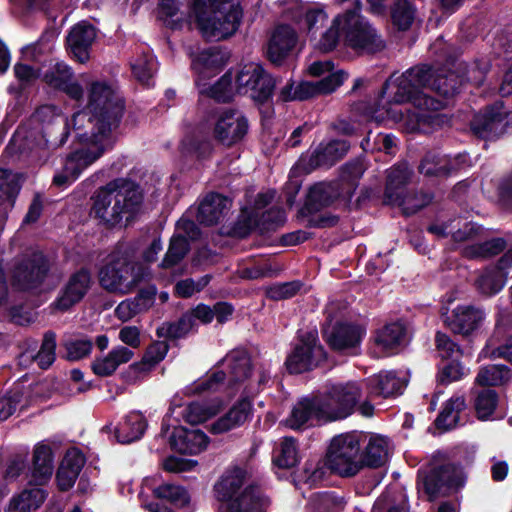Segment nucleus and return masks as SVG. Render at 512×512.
Instances as JSON below:
<instances>
[{
    "instance_id": "f257e3e1",
    "label": "nucleus",
    "mask_w": 512,
    "mask_h": 512,
    "mask_svg": "<svg viewBox=\"0 0 512 512\" xmlns=\"http://www.w3.org/2000/svg\"><path fill=\"white\" fill-rule=\"evenodd\" d=\"M461 85L459 77L446 68L414 67L386 83L390 100L377 109L373 118L377 122L391 119L403 122L408 132H428V127L440 124L437 113L454 96Z\"/></svg>"
},
{
    "instance_id": "680f3d73",
    "label": "nucleus",
    "mask_w": 512,
    "mask_h": 512,
    "mask_svg": "<svg viewBox=\"0 0 512 512\" xmlns=\"http://www.w3.org/2000/svg\"><path fill=\"white\" fill-rule=\"evenodd\" d=\"M209 283V276H203L197 281L193 279H185L179 281L175 286V293L179 297L188 298L195 293L200 292Z\"/></svg>"
},
{
    "instance_id": "a18cd8bd",
    "label": "nucleus",
    "mask_w": 512,
    "mask_h": 512,
    "mask_svg": "<svg viewBox=\"0 0 512 512\" xmlns=\"http://www.w3.org/2000/svg\"><path fill=\"white\" fill-rule=\"evenodd\" d=\"M465 406V400L461 396L449 399L436 420L437 426L445 430L456 427Z\"/></svg>"
},
{
    "instance_id": "37998d69",
    "label": "nucleus",
    "mask_w": 512,
    "mask_h": 512,
    "mask_svg": "<svg viewBox=\"0 0 512 512\" xmlns=\"http://www.w3.org/2000/svg\"><path fill=\"white\" fill-rule=\"evenodd\" d=\"M233 79L230 72L224 74L215 84L208 85L205 81L199 86V91L201 94L207 95L211 98L216 99L217 101H229L235 92V84L233 85Z\"/></svg>"
},
{
    "instance_id": "1a4fd4ad",
    "label": "nucleus",
    "mask_w": 512,
    "mask_h": 512,
    "mask_svg": "<svg viewBox=\"0 0 512 512\" xmlns=\"http://www.w3.org/2000/svg\"><path fill=\"white\" fill-rule=\"evenodd\" d=\"M365 394L368 395L366 379L331 384L321 395L328 415L335 421L351 415Z\"/></svg>"
},
{
    "instance_id": "052dcab7",
    "label": "nucleus",
    "mask_w": 512,
    "mask_h": 512,
    "mask_svg": "<svg viewBox=\"0 0 512 512\" xmlns=\"http://www.w3.org/2000/svg\"><path fill=\"white\" fill-rule=\"evenodd\" d=\"M35 118L44 124L61 123L65 125V129H73L72 119L69 122L65 121L60 110L52 105L40 107L35 113Z\"/></svg>"
},
{
    "instance_id": "49530a36",
    "label": "nucleus",
    "mask_w": 512,
    "mask_h": 512,
    "mask_svg": "<svg viewBox=\"0 0 512 512\" xmlns=\"http://www.w3.org/2000/svg\"><path fill=\"white\" fill-rule=\"evenodd\" d=\"M19 191V182L15 174L0 169V212L6 213L13 204Z\"/></svg>"
},
{
    "instance_id": "b1692460",
    "label": "nucleus",
    "mask_w": 512,
    "mask_h": 512,
    "mask_svg": "<svg viewBox=\"0 0 512 512\" xmlns=\"http://www.w3.org/2000/svg\"><path fill=\"white\" fill-rule=\"evenodd\" d=\"M95 38V27L87 21H81L72 27L67 36V43L79 62L85 63L89 59V50Z\"/></svg>"
},
{
    "instance_id": "c03bdc74",
    "label": "nucleus",
    "mask_w": 512,
    "mask_h": 512,
    "mask_svg": "<svg viewBox=\"0 0 512 512\" xmlns=\"http://www.w3.org/2000/svg\"><path fill=\"white\" fill-rule=\"evenodd\" d=\"M460 167L457 159L427 155L420 165V172L427 176H443Z\"/></svg>"
},
{
    "instance_id": "2f4dec72",
    "label": "nucleus",
    "mask_w": 512,
    "mask_h": 512,
    "mask_svg": "<svg viewBox=\"0 0 512 512\" xmlns=\"http://www.w3.org/2000/svg\"><path fill=\"white\" fill-rule=\"evenodd\" d=\"M347 74L339 71L319 81H304L296 86L298 100H305L320 94H328L336 90L344 82Z\"/></svg>"
},
{
    "instance_id": "393cba45",
    "label": "nucleus",
    "mask_w": 512,
    "mask_h": 512,
    "mask_svg": "<svg viewBox=\"0 0 512 512\" xmlns=\"http://www.w3.org/2000/svg\"><path fill=\"white\" fill-rule=\"evenodd\" d=\"M252 404L248 398L238 400L229 411L210 424L212 434H223L243 425L251 414Z\"/></svg>"
},
{
    "instance_id": "58836bf2",
    "label": "nucleus",
    "mask_w": 512,
    "mask_h": 512,
    "mask_svg": "<svg viewBox=\"0 0 512 512\" xmlns=\"http://www.w3.org/2000/svg\"><path fill=\"white\" fill-rule=\"evenodd\" d=\"M388 456V440L379 435L370 436L362 453L363 467H380L386 463Z\"/></svg>"
},
{
    "instance_id": "5701e85b",
    "label": "nucleus",
    "mask_w": 512,
    "mask_h": 512,
    "mask_svg": "<svg viewBox=\"0 0 512 512\" xmlns=\"http://www.w3.org/2000/svg\"><path fill=\"white\" fill-rule=\"evenodd\" d=\"M172 448L183 454H198L209 444V437L199 429H186L176 426L170 436Z\"/></svg>"
},
{
    "instance_id": "0e129e2a",
    "label": "nucleus",
    "mask_w": 512,
    "mask_h": 512,
    "mask_svg": "<svg viewBox=\"0 0 512 512\" xmlns=\"http://www.w3.org/2000/svg\"><path fill=\"white\" fill-rule=\"evenodd\" d=\"M195 328L193 315L185 314L179 321L169 324L166 333L172 338H181Z\"/></svg>"
},
{
    "instance_id": "bf43d9fd",
    "label": "nucleus",
    "mask_w": 512,
    "mask_h": 512,
    "mask_svg": "<svg viewBox=\"0 0 512 512\" xmlns=\"http://www.w3.org/2000/svg\"><path fill=\"white\" fill-rule=\"evenodd\" d=\"M415 9L407 0H397L392 9V19L399 29L406 30L414 20Z\"/></svg>"
},
{
    "instance_id": "c756f323",
    "label": "nucleus",
    "mask_w": 512,
    "mask_h": 512,
    "mask_svg": "<svg viewBox=\"0 0 512 512\" xmlns=\"http://www.w3.org/2000/svg\"><path fill=\"white\" fill-rule=\"evenodd\" d=\"M231 207V201L220 195H207L198 208L197 220L205 225L218 223L225 217Z\"/></svg>"
},
{
    "instance_id": "338daca9",
    "label": "nucleus",
    "mask_w": 512,
    "mask_h": 512,
    "mask_svg": "<svg viewBox=\"0 0 512 512\" xmlns=\"http://www.w3.org/2000/svg\"><path fill=\"white\" fill-rule=\"evenodd\" d=\"M85 463L83 454L77 449H71L65 454L61 465L63 469L72 472V476H79Z\"/></svg>"
},
{
    "instance_id": "f3484780",
    "label": "nucleus",
    "mask_w": 512,
    "mask_h": 512,
    "mask_svg": "<svg viewBox=\"0 0 512 512\" xmlns=\"http://www.w3.org/2000/svg\"><path fill=\"white\" fill-rule=\"evenodd\" d=\"M512 125V113L505 110L501 103L495 104L483 114L475 116L472 129L481 137L498 136Z\"/></svg>"
},
{
    "instance_id": "aec40b11",
    "label": "nucleus",
    "mask_w": 512,
    "mask_h": 512,
    "mask_svg": "<svg viewBox=\"0 0 512 512\" xmlns=\"http://www.w3.org/2000/svg\"><path fill=\"white\" fill-rule=\"evenodd\" d=\"M486 313L474 305H457L447 317V325L452 332L463 336L472 335L484 323Z\"/></svg>"
},
{
    "instance_id": "2eb2a0df",
    "label": "nucleus",
    "mask_w": 512,
    "mask_h": 512,
    "mask_svg": "<svg viewBox=\"0 0 512 512\" xmlns=\"http://www.w3.org/2000/svg\"><path fill=\"white\" fill-rule=\"evenodd\" d=\"M223 407L224 403L219 399L181 405L174 398L169 410V417H173L177 422L183 420L186 423L197 425L219 414Z\"/></svg>"
},
{
    "instance_id": "de8ad7c7",
    "label": "nucleus",
    "mask_w": 512,
    "mask_h": 512,
    "mask_svg": "<svg viewBox=\"0 0 512 512\" xmlns=\"http://www.w3.org/2000/svg\"><path fill=\"white\" fill-rule=\"evenodd\" d=\"M299 461L298 446L291 437L283 438L275 451L273 462L280 468H292Z\"/></svg>"
},
{
    "instance_id": "a211bd4d",
    "label": "nucleus",
    "mask_w": 512,
    "mask_h": 512,
    "mask_svg": "<svg viewBox=\"0 0 512 512\" xmlns=\"http://www.w3.org/2000/svg\"><path fill=\"white\" fill-rule=\"evenodd\" d=\"M48 272V263L42 253H34L21 262L13 272L14 286L21 290L36 287L45 278Z\"/></svg>"
},
{
    "instance_id": "f704fd0d",
    "label": "nucleus",
    "mask_w": 512,
    "mask_h": 512,
    "mask_svg": "<svg viewBox=\"0 0 512 512\" xmlns=\"http://www.w3.org/2000/svg\"><path fill=\"white\" fill-rule=\"evenodd\" d=\"M459 224V221H453L446 226H431L429 230L441 236L451 235L457 242L474 241L480 239L485 233V230L476 223L465 222L462 226Z\"/></svg>"
},
{
    "instance_id": "774afa93",
    "label": "nucleus",
    "mask_w": 512,
    "mask_h": 512,
    "mask_svg": "<svg viewBox=\"0 0 512 512\" xmlns=\"http://www.w3.org/2000/svg\"><path fill=\"white\" fill-rule=\"evenodd\" d=\"M482 354L485 357L504 358L512 363V337L507 339L503 345L497 347L490 340L485 349H483Z\"/></svg>"
},
{
    "instance_id": "f03ea898",
    "label": "nucleus",
    "mask_w": 512,
    "mask_h": 512,
    "mask_svg": "<svg viewBox=\"0 0 512 512\" xmlns=\"http://www.w3.org/2000/svg\"><path fill=\"white\" fill-rule=\"evenodd\" d=\"M122 111L123 105L109 86L101 82L91 84L87 106L72 117L73 132L84 147L66 157L63 168L53 178L56 186L66 188L71 185L112 147V130Z\"/></svg>"
},
{
    "instance_id": "09e8293b",
    "label": "nucleus",
    "mask_w": 512,
    "mask_h": 512,
    "mask_svg": "<svg viewBox=\"0 0 512 512\" xmlns=\"http://www.w3.org/2000/svg\"><path fill=\"white\" fill-rule=\"evenodd\" d=\"M506 273L500 270L498 265L496 268L485 270L477 279V287L481 293L485 295H493L498 293L505 284Z\"/></svg>"
},
{
    "instance_id": "9b49d317",
    "label": "nucleus",
    "mask_w": 512,
    "mask_h": 512,
    "mask_svg": "<svg viewBox=\"0 0 512 512\" xmlns=\"http://www.w3.org/2000/svg\"><path fill=\"white\" fill-rule=\"evenodd\" d=\"M342 31L346 44L354 50L374 53L384 47V43L375 29L356 11L345 13V24Z\"/></svg>"
},
{
    "instance_id": "20e7f679",
    "label": "nucleus",
    "mask_w": 512,
    "mask_h": 512,
    "mask_svg": "<svg viewBox=\"0 0 512 512\" xmlns=\"http://www.w3.org/2000/svg\"><path fill=\"white\" fill-rule=\"evenodd\" d=\"M248 471L239 466L227 469L214 485L221 512H265L268 500L261 491L248 484Z\"/></svg>"
},
{
    "instance_id": "864d4df0",
    "label": "nucleus",
    "mask_w": 512,
    "mask_h": 512,
    "mask_svg": "<svg viewBox=\"0 0 512 512\" xmlns=\"http://www.w3.org/2000/svg\"><path fill=\"white\" fill-rule=\"evenodd\" d=\"M505 247L501 238H493L481 243L468 245L464 248L463 254L469 258L490 257L500 253Z\"/></svg>"
},
{
    "instance_id": "a878e982",
    "label": "nucleus",
    "mask_w": 512,
    "mask_h": 512,
    "mask_svg": "<svg viewBox=\"0 0 512 512\" xmlns=\"http://www.w3.org/2000/svg\"><path fill=\"white\" fill-rule=\"evenodd\" d=\"M297 43L295 31L289 26L277 27L267 47V57L274 64H281Z\"/></svg>"
},
{
    "instance_id": "dca6fc26",
    "label": "nucleus",
    "mask_w": 512,
    "mask_h": 512,
    "mask_svg": "<svg viewBox=\"0 0 512 512\" xmlns=\"http://www.w3.org/2000/svg\"><path fill=\"white\" fill-rule=\"evenodd\" d=\"M333 421L328 415V409L322 398V395L311 399L300 400L292 409L291 415L287 418L286 424L292 429H299L306 424L312 425L314 422Z\"/></svg>"
},
{
    "instance_id": "4be33fe9",
    "label": "nucleus",
    "mask_w": 512,
    "mask_h": 512,
    "mask_svg": "<svg viewBox=\"0 0 512 512\" xmlns=\"http://www.w3.org/2000/svg\"><path fill=\"white\" fill-rule=\"evenodd\" d=\"M464 483L463 472L454 465H447L432 471L422 480V486L429 498H434L446 485L449 488L460 487Z\"/></svg>"
},
{
    "instance_id": "c9c22d12",
    "label": "nucleus",
    "mask_w": 512,
    "mask_h": 512,
    "mask_svg": "<svg viewBox=\"0 0 512 512\" xmlns=\"http://www.w3.org/2000/svg\"><path fill=\"white\" fill-rule=\"evenodd\" d=\"M56 338L51 332L44 335L41 347L37 354L26 350L19 357V364L28 367L32 362H37L41 369L48 368L55 360Z\"/></svg>"
},
{
    "instance_id": "bb28decb",
    "label": "nucleus",
    "mask_w": 512,
    "mask_h": 512,
    "mask_svg": "<svg viewBox=\"0 0 512 512\" xmlns=\"http://www.w3.org/2000/svg\"><path fill=\"white\" fill-rule=\"evenodd\" d=\"M134 352L125 346H115L108 353L96 357L91 362L93 373L99 377H108L115 373L119 366L128 363Z\"/></svg>"
},
{
    "instance_id": "cd10ccee",
    "label": "nucleus",
    "mask_w": 512,
    "mask_h": 512,
    "mask_svg": "<svg viewBox=\"0 0 512 512\" xmlns=\"http://www.w3.org/2000/svg\"><path fill=\"white\" fill-rule=\"evenodd\" d=\"M364 335V328L350 324H339L326 332L327 342L331 348L339 351L357 347Z\"/></svg>"
},
{
    "instance_id": "412c9836",
    "label": "nucleus",
    "mask_w": 512,
    "mask_h": 512,
    "mask_svg": "<svg viewBox=\"0 0 512 512\" xmlns=\"http://www.w3.org/2000/svg\"><path fill=\"white\" fill-rule=\"evenodd\" d=\"M90 284L91 275L88 270L80 269L75 272L55 301V307L61 311L68 310L85 296Z\"/></svg>"
},
{
    "instance_id": "6ab92c4d",
    "label": "nucleus",
    "mask_w": 512,
    "mask_h": 512,
    "mask_svg": "<svg viewBox=\"0 0 512 512\" xmlns=\"http://www.w3.org/2000/svg\"><path fill=\"white\" fill-rule=\"evenodd\" d=\"M191 57L197 86L218 74L229 59L227 52L216 47L204 49Z\"/></svg>"
},
{
    "instance_id": "0eeeda50",
    "label": "nucleus",
    "mask_w": 512,
    "mask_h": 512,
    "mask_svg": "<svg viewBox=\"0 0 512 512\" xmlns=\"http://www.w3.org/2000/svg\"><path fill=\"white\" fill-rule=\"evenodd\" d=\"M146 269L127 256L113 254L100 269L98 278L103 289L116 294H128L146 277Z\"/></svg>"
},
{
    "instance_id": "423d86ee",
    "label": "nucleus",
    "mask_w": 512,
    "mask_h": 512,
    "mask_svg": "<svg viewBox=\"0 0 512 512\" xmlns=\"http://www.w3.org/2000/svg\"><path fill=\"white\" fill-rule=\"evenodd\" d=\"M250 374V358L245 351H231L219 363L218 368L207 379L194 383L187 388L188 394L215 392L222 387L232 388L243 382Z\"/></svg>"
},
{
    "instance_id": "7ed1b4c3",
    "label": "nucleus",
    "mask_w": 512,
    "mask_h": 512,
    "mask_svg": "<svg viewBox=\"0 0 512 512\" xmlns=\"http://www.w3.org/2000/svg\"><path fill=\"white\" fill-rule=\"evenodd\" d=\"M93 199L95 215L104 223L114 226L123 219L129 220L140 209L143 192L137 183L119 178L100 188Z\"/></svg>"
},
{
    "instance_id": "473e14b6",
    "label": "nucleus",
    "mask_w": 512,
    "mask_h": 512,
    "mask_svg": "<svg viewBox=\"0 0 512 512\" xmlns=\"http://www.w3.org/2000/svg\"><path fill=\"white\" fill-rule=\"evenodd\" d=\"M407 327L401 321L391 322L376 332L374 342L385 352H393L407 341Z\"/></svg>"
},
{
    "instance_id": "3c124183",
    "label": "nucleus",
    "mask_w": 512,
    "mask_h": 512,
    "mask_svg": "<svg viewBox=\"0 0 512 512\" xmlns=\"http://www.w3.org/2000/svg\"><path fill=\"white\" fill-rule=\"evenodd\" d=\"M188 250L189 244L187 238L180 234L174 235L170 240L168 250L160 266L167 269L177 265L185 257Z\"/></svg>"
},
{
    "instance_id": "ddd939ff",
    "label": "nucleus",
    "mask_w": 512,
    "mask_h": 512,
    "mask_svg": "<svg viewBox=\"0 0 512 512\" xmlns=\"http://www.w3.org/2000/svg\"><path fill=\"white\" fill-rule=\"evenodd\" d=\"M411 177V170L405 163L399 164L388 171L385 196L390 204H397L403 207L407 214L414 213L428 204L430 199L423 196L421 201L412 203L411 196L404 195V186Z\"/></svg>"
},
{
    "instance_id": "5fc2aeb1",
    "label": "nucleus",
    "mask_w": 512,
    "mask_h": 512,
    "mask_svg": "<svg viewBox=\"0 0 512 512\" xmlns=\"http://www.w3.org/2000/svg\"><path fill=\"white\" fill-rule=\"evenodd\" d=\"M153 494L178 506H185L190 501V496L184 488L170 483L153 488Z\"/></svg>"
},
{
    "instance_id": "4468645a",
    "label": "nucleus",
    "mask_w": 512,
    "mask_h": 512,
    "mask_svg": "<svg viewBox=\"0 0 512 512\" xmlns=\"http://www.w3.org/2000/svg\"><path fill=\"white\" fill-rule=\"evenodd\" d=\"M246 117L236 110H225L219 113L213 126V137L225 146L239 143L248 132Z\"/></svg>"
},
{
    "instance_id": "7c9ffc66",
    "label": "nucleus",
    "mask_w": 512,
    "mask_h": 512,
    "mask_svg": "<svg viewBox=\"0 0 512 512\" xmlns=\"http://www.w3.org/2000/svg\"><path fill=\"white\" fill-rule=\"evenodd\" d=\"M43 77L47 84L62 89L74 99L78 100L83 96L81 86L77 82L72 81L70 68L64 63L54 64L44 73Z\"/></svg>"
},
{
    "instance_id": "ea45409f",
    "label": "nucleus",
    "mask_w": 512,
    "mask_h": 512,
    "mask_svg": "<svg viewBox=\"0 0 512 512\" xmlns=\"http://www.w3.org/2000/svg\"><path fill=\"white\" fill-rule=\"evenodd\" d=\"M47 497V493L40 487L33 486L24 489L20 494L14 496L8 505L7 511H30L41 506Z\"/></svg>"
},
{
    "instance_id": "c85d7f7f",
    "label": "nucleus",
    "mask_w": 512,
    "mask_h": 512,
    "mask_svg": "<svg viewBox=\"0 0 512 512\" xmlns=\"http://www.w3.org/2000/svg\"><path fill=\"white\" fill-rule=\"evenodd\" d=\"M367 380L368 396L390 397L402 393L406 382L392 371H383Z\"/></svg>"
},
{
    "instance_id": "69168bd1",
    "label": "nucleus",
    "mask_w": 512,
    "mask_h": 512,
    "mask_svg": "<svg viewBox=\"0 0 512 512\" xmlns=\"http://www.w3.org/2000/svg\"><path fill=\"white\" fill-rule=\"evenodd\" d=\"M489 62L487 60H481L472 63L465 72L466 80L476 86H480L489 71Z\"/></svg>"
},
{
    "instance_id": "4d7b16f0",
    "label": "nucleus",
    "mask_w": 512,
    "mask_h": 512,
    "mask_svg": "<svg viewBox=\"0 0 512 512\" xmlns=\"http://www.w3.org/2000/svg\"><path fill=\"white\" fill-rule=\"evenodd\" d=\"M328 15L320 4H313L305 8L303 21L307 28L309 38L327 21Z\"/></svg>"
},
{
    "instance_id": "6e6d98bb",
    "label": "nucleus",
    "mask_w": 512,
    "mask_h": 512,
    "mask_svg": "<svg viewBox=\"0 0 512 512\" xmlns=\"http://www.w3.org/2000/svg\"><path fill=\"white\" fill-rule=\"evenodd\" d=\"M134 76L142 83L149 85L157 65L153 56L143 54L131 63Z\"/></svg>"
},
{
    "instance_id": "e2e57ef3",
    "label": "nucleus",
    "mask_w": 512,
    "mask_h": 512,
    "mask_svg": "<svg viewBox=\"0 0 512 512\" xmlns=\"http://www.w3.org/2000/svg\"><path fill=\"white\" fill-rule=\"evenodd\" d=\"M67 358L80 360L91 353L93 343L89 339H77L66 342Z\"/></svg>"
},
{
    "instance_id": "6e6552de",
    "label": "nucleus",
    "mask_w": 512,
    "mask_h": 512,
    "mask_svg": "<svg viewBox=\"0 0 512 512\" xmlns=\"http://www.w3.org/2000/svg\"><path fill=\"white\" fill-rule=\"evenodd\" d=\"M367 436L361 432L339 434L332 438L327 451L329 468L341 476H353L363 467L361 446Z\"/></svg>"
},
{
    "instance_id": "9d476101",
    "label": "nucleus",
    "mask_w": 512,
    "mask_h": 512,
    "mask_svg": "<svg viewBox=\"0 0 512 512\" xmlns=\"http://www.w3.org/2000/svg\"><path fill=\"white\" fill-rule=\"evenodd\" d=\"M234 78L235 92L246 95L256 102L266 101L275 86L271 76L256 62L241 66Z\"/></svg>"
},
{
    "instance_id": "f8f14e48",
    "label": "nucleus",
    "mask_w": 512,
    "mask_h": 512,
    "mask_svg": "<svg viewBox=\"0 0 512 512\" xmlns=\"http://www.w3.org/2000/svg\"><path fill=\"white\" fill-rule=\"evenodd\" d=\"M324 359L325 352L318 343L317 330L312 329L299 334V344L287 357L286 366L291 373L297 374L312 369Z\"/></svg>"
},
{
    "instance_id": "e433bc0d",
    "label": "nucleus",
    "mask_w": 512,
    "mask_h": 512,
    "mask_svg": "<svg viewBox=\"0 0 512 512\" xmlns=\"http://www.w3.org/2000/svg\"><path fill=\"white\" fill-rule=\"evenodd\" d=\"M168 352V344L164 341L152 343L147 349L140 362L129 366V373L135 378H140L150 372L158 363H160Z\"/></svg>"
},
{
    "instance_id": "39448f33",
    "label": "nucleus",
    "mask_w": 512,
    "mask_h": 512,
    "mask_svg": "<svg viewBox=\"0 0 512 512\" xmlns=\"http://www.w3.org/2000/svg\"><path fill=\"white\" fill-rule=\"evenodd\" d=\"M204 38L219 41L232 36L242 19V8L233 0H190Z\"/></svg>"
},
{
    "instance_id": "603ef678",
    "label": "nucleus",
    "mask_w": 512,
    "mask_h": 512,
    "mask_svg": "<svg viewBox=\"0 0 512 512\" xmlns=\"http://www.w3.org/2000/svg\"><path fill=\"white\" fill-rule=\"evenodd\" d=\"M333 187L331 184L318 183L312 186L307 194L306 208L314 212L328 205L332 201Z\"/></svg>"
},
{
    "instance_id": "72a5a7b5",
    "label": "nucleus",
    "mask_w": 512,
    "mask_h": 512,
    "mask_svg": "<svg viewBox=\"0 0 512 512\" xmlns=\"http://www.w3.org/2000/svg\"><path fill=\"white\" fill-rule=\"evenodd\" d=\"M53 455L50 445L40 442L33 451L32 481L36 485L45 484L53 474Z\"/></svg>"
},
{
    "instance_id": "79ce46f5",
    "label": "nucleus",
    "mask_w": 512,
    "mask_h": 512,
    "mask_svg": "<svg viewBox=\"0 0 512 512\" xmlns=\"http://www.w3.org/2000/svg\"><path fill=\"white\" fill-rule=\"evenodd\" d=\"M345 24V13L336 16L331 25L321 34L319 37L313 35L310 37V41L315 50L321 53H327L336 48L339 42V30H342Z\"/></svg>"
},
{
    "instance_id": "a19ab883",
    "label": "nucleus",
    "mask_w": 512,
    "mask_h": 512,
    "mask_svg": "<svg viewBox=\"0 0 512 512\" xmlns=\"http://www.w3.org/2000/svg\"><path fill=\"white\" fill-rule=\"evenodd\" d=\"M349 144L343 140H334L321 144L312 154L311 162L316 166H328L341 159L348 151Z\"/></svg>"
},
{
    "instance_id": "8fccbe9b",
    "label": "nucleus",
    "mask_w": 512,
    "mask_h": 512,
    "mask_svg": "<svg viewBox=\"0 0 512 512\" xmlns=\"http://www.w3.org/2000/svg\"><path fill=\"white\" fill-rule=\"evenodd\" d=\"M511 379L510 370L503 365L482 367L476 377V382L482 386H499Z\"/></svg>"
},
{
    "instance_id": "4c0bfd02",
    "label": "nucleus",
    "mask_w": 512,
    "mask_h": 512,
    "mask_svg": "<svg viewBox=\"0 0 512 512\" xmlns=\"http://www.w3.org/2000/svg\"><path fill=\"white\" fill-rule=\"evenodd\" d=\"M146 428L143 415L131 412L115 427V437L120 443H130L142 437Z\"/></svg>"
},
{
    "instance_id": "13d9d810",
    "label": "nucleus",
    "mask_w": 512,
    "mask_h": 512,
    "mask_svg": "<svg viewBox=\"0 0 512 512\" xmlns=\"http://www.w3.org/2000/svg\"><path fill=\"white\" fill-rule=\"evenodd\" d=\"M498 396L493 390H484L476 398L475 409L480 420L491 418L496 409Z\"/></svg>"
}]
</instances>
